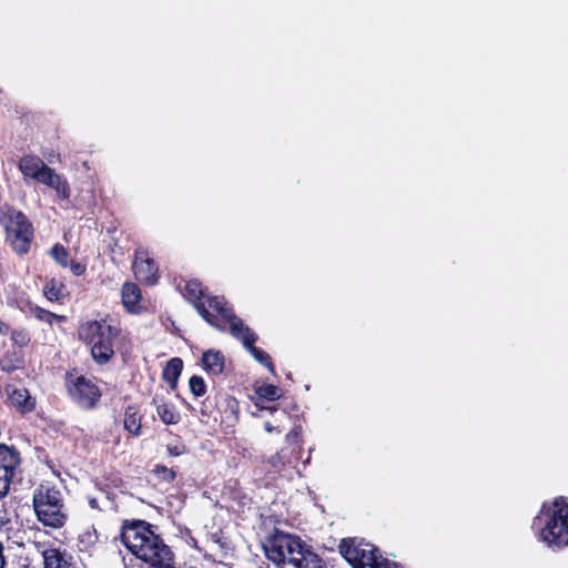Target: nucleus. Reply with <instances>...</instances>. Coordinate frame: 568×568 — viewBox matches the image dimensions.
Returning a JSON list of instances; mask_svg holds the SVG:
<instances>
[{"label":"nucleus","mask_w":568,"mask_h":568,"mask_svg":"<svg viewBox=\"0 0 568 568\" xmlns=\"http://www.w3.org/2000/svg\"><path fill=\"white\" fill-rule=\"evenodd\" d=\"M211 410L209 409V406H207V399L205 402H203L202 404V407H201V414L203 416H206V417H210L211 416Z\"/></svg>","instance_id":"33"},{"label":"nucleus","mask_w":568,"mask_h":568,"mask_svg":"<svg viewBox=\"0 0 568 568\" xmlns=\"http://www.w3.org/2000/svg\"><path fill=\"white\" fill-rule=\"evenodd\" d=\"M152 404L155 405L156 413L161 422L165 425H176L180 419V413L176 410L175 406L170 403H158V399L154 397L152 399Z\"/></svg>","instance_id":"21"},{"label":"nucleus","mask_w":568,"mask_h":568,"mask_svg":"<svg viewBox=\"0 0 568 568\" xmlns=\"http://www.w3.org/2000/svg\"><path fill=\"white\" fill-rule=\"evenodd\" d=\"M10 332V325L0 320V335H8Z\"/></svg>","instance_id":"32"},{"label":"nucleus","mask_w":568,"mask_h":568,"mask_svg":"<svg viewBox=\"0 0 568 568\" xmlns=\"http://www.w3.org/2000/svg\"><path fill=\"white\" fill-rule=\"evenodd\" d=\"M31 313L40 322L47 323L50 326L54 324V313L49 310L36 305L31 307Z\"/></svg>","instance_id":"29"},{"label":"nucleus","mask_w":568,"mask_h":568,"mask_svg":"<svg viewBox=\"0 0 568 568\" xmlns=\"http://www.w3.org/2000/svg\"><path fill=\"white\" fill-rule=\"evenodd\" d=\"M300 434H301V430H300V429H297V428H294V429H292V430L287 434V436H286V437H287V439H288V440H290L291 438L296 439V438H298V437H300Z\"/></svg>","instance_id":"34"},{"label":"nucleus","mask_w":568,"mask_h":568,"mask_svg":"<svg viewBox=\"0 0 568 568\" xmlns=\"http://www.w3.org/2000/svg\"><path fill=\"white\" fill-rule=\"evenodd\" d=\"M254 393L260 399L268 402L281 398V388L273 384H262L254 386Z\"/></svg>","instance_id":"23"},{"label":"nucleus","mask_w":568,"mask_h":568,"mask_svg":"<svg viewBox=\"0 0 568 568\" xmlns=\"http://www.w3.org/2000/svg\"><path fill=\"white\" fill-rule=\"evenodd\" d=\"M34 548L42 557L43 568H80L70 552L51 542L36 541Z\"/></svg>","instance_id":"13"},{"label":"nucleus","mask_w":568,"mask_h":568,"mask_svg":"<svg viewBox=\"0 0 568 568\" xmlns=\"http://www.w3.org/2000/svg\"><path fill=\"white\" fill-rule=\"evenodd\" d=\"M64 385L71 400L85 410L98 407L102 392L100 387L84 375H78L77 368L65 372Z\"/></svg>","instance_id":"10"},{"label":"nucleus","mask_w":568,"mask_h":568,"mask_svg":"<svg viewBox=\"0 0 568 568\" xmlns=\"http://www.w3.org/2000/svg\"><path fill=\"white\" fill-rule=\"evenodd\" d=\"M121 296L123 306L129 312H134L142 298L140 287L138 284L131 282H125L122 285Z\"/></svg>","instance_id":"20"},{"label":"nucleus","mask_w":568,"mask_h":568,"mask_svg":"<svg viewBox=\"0 0 568 568\" xmlns=\"http://www.w3.org/2000/svg\"><path fill=\"white\" fill-rule=\"evenodd\" d=\"M50 254L60 266L68 267L70 253L62 244L55 243L52 246Z\"/></svg>","instance_id":"26"},{"label":"nucleus","mask_w":568,"mask_h":568,"mask_svg":"<svg viewBox=\"0 0 568 568\" xmlns=\"http://www.w3.org/2000/svg\"><path fill=\"white\" fill-rule=\"evenodd\" d=\"M43 294L50 302H60L69 295L67 286L52 277L44 283Z\"/></svg>","instance_id":"22"},{"label":"nucleus","mask_w":568,"mask_h":568,"mask_svg":"<svg viewBox=\"0 0 568 568\" xmlns=\"http://www.w3.org/2000/svg\"><path fill=\"white\" fill-rule=\"evenodd\" d=\"M338 551L353 568H384L390 561L375 545L356 538H343Z\"/></svg>","instance_id":"9"},{"label":"nucleus","mask_w":568,"mask_h":568,"mask_svg":"<svg viewBox=\"0 0 568 568\" xmlns=\"http://www.w3.org/2000/svg\"><path fill=\"white\" fill-rule=\"evenodd\" d=\"M78 339L90 346L92 359L98 365H105L114 357V341L121 335L120 323L110 315L100 320H87L79 323Z\"/></svg>","instance_id":"4"},{"label":"nucleus","mask_w":568,"mask_h":568,"mask_svg":"<svg viewBox=\"0 0 568 568\" xmlns=\"http://www.w3.org/2000/svg\"><path fill=\"white\" fill-rule=\"evenodd\" d=\"M18 169L26 179H32L57 192L60 200H68L71 189L68 180L48 166L43 160L34 154H26L20 158Z\"/></svg>","instance_id":"8"},{"label":"nucleus","mask_w":568,"mask_h":568,"mask_svg":"<svg viewBox=\"0 0 568 568\" xmlns=\"http://www.w3.org/2000/svg\"><path fill=\"white\" fill-rule=\"evenodd\" d=\"M231 334L241 339L243 345L248 349L251 355L263 366H265L272 374H275V366L273 364L272 357L264 349L256 347L255 342L257 341V335L246 326L243 321L235 316L234 321L229 323Z\"/></svg>","instance_id":"11"},{"label":"nucleus","mask_w":568,"mask_h":568,"mask_svg":"<svg viewBox=\"0 0 568 568\" xmlns=\"http://www.w3.org/2000/svg\"><path fill=\"white\" fill-rule=\"evenodd\" d=\"M183 371V361L180 357L169 359L162 371V379L165 381L171 390H176L179 378Z\"/></svg>","instance_id":"19"},{"label":"nucleus","mask_w":568,"mask_h":568,"mask_svg":"<svg viewBox=\"0 0 568 568\" xmlns=\"http://www.w3.org/2000/svg\"><path fill=\"white\" fill-rule=\"evenodd\" d=\"M267 409L271 412V413H274L277 408L275 406H272V407H267Z\"/></svg>","instance_id":"38"},{"label":"nucleus","mask_w":568,"mask_h":568,"mask_svg":"<svg viewBox=\"0 0 568 568\" xmlns=\"http://www.w3.org/2000/svg\"><path fill=\"white\" fill-rule=\"evenodd\" d=\"M152 473L160 481L164 483H173L178 477V473L173 468L161 464L155 465Z\"/></svg>","instance_id":"25"},{"label":"nucleus","mask_w":568,"mask_h":568,"mask_svg":"<svg viewBox=\"0 0 568 568\" xmlns=\"http://www.w3.org/2000/svg\"><path fill=\"white\" fill-rule=\"evenodd\" d=\"M120 537L122 544L138 559L151 567L174 561V552L163 538L155 532L154 526L143 519H123Z\"/></svg>","instance_id":"1"},{"label":"nucleus","mask_w":568,"mask_h":568,"mask_svg":"<svg viewBox=\"0 0 568 568\" xmlns=\"http://www.w3.org/2000/svg\"><path fill=\"white\" fill-rule=\"evenodd\" d=\"M70 266V270L71 272L73 273V275L75 276H81L85 273L87 271V265L84 263H81V262H78V261H71L69 262V265Z\"/></svg>","instance_id":"31"},{"label":"nucleus","mask_w":568,"mask_h":568,"mask_svg":"<svg viewBox=\"0 0 568 568\" xmlns=\"http://www.w3.org/2000/svg\"><path fill=\"white\" fill-rule=\"evenodd\" d=\"M201 363L209 374L220 375L225 367V357L221 351L207 349L202 354Z\"/></svg>","instance_id":"17"},{"label":"nucleus","mask_w":568,"mask_h":568,"mask_svg":"<svg viewBox=\"0 0 568 568\" xmlns=\"http://www.w3.org/2000/svg\"><path fill=\"white\" fill-rule=\"evenodd\" d=\"M265 429H266V432L271 433V432H273L274 427L271 425V423L267 422V423H265Z\"/></svg>","instance_id":"37"},{"label":"nucleus","mask_w":568,"mask_h":568,"mask_svg":"<svg viewBox=\"0 0 568 568\" xmlns=\"http://www.w3.org/2000/svg\"><path fill=\"white\" fill-rule=\"evenodd\" d=\"M190 392L195 397H202L206 393V384L203 377L193 375L189 379Z\"/></svg>","instance_id":"28"},{"label":"nucleus","mask_w":568,"mask_h":568,"mask_svg":"<svg viewBox=\"0 0 568 568\" xmlns=\"http://www.w3.org/2000/svg\"><path fill=\"white\" fill-rule=\"evenodd\" d=\"M0 226L4 242L19 256L27 255L34 241V226L30 219L16 206L3 203L0 205Z\"/></svg>","instance_id":"6"},{"label":"nucleus","mask_w":568,"mask_h":568,"mask_svg":"<svg viewBox=\"0 0 568 568\" xmlns=\"http://www.w3.org/2000/svg\"><path fill=\"white\" fill-rule=\"evenodd\" d=\"M176 287L210 326L224 331L226 324L235 320L233 306L225 296L210 294L207 286L200 280L181 278Z\"/></svg>","instance_id":"2"},{"label":"nucleus","mask_w":568,"mask_h":568,"mask_svg":"<svg viewBox=\"0 0 568 568\" xmlns=\"http://www.w3.org/2000/svg\"><path fill=\"white\" fill-rule=\"evenodd\" d=\"M4 392L7 394L6 404L21 416L33 413L37 408V397L31 395L27 387H16L13 385H6Z\"/></svg>","instance_id":"14"},{"label":"nucleus","mask_w":568,"mask_h":568,"mask_svg":"<svg viewBox=\"0 0 568 568\" xmlns=\"http://www.w3.org/2000/svg\"><path fill=\"white\" fill-rule=\"evenodd\" d=\"M9 333L12 343L20 348L28 346L31 342V335L26 328L10 329Z\"/></svg>","instance_id":"27"},{"label":"nucleus","mask_w":568,"mask_h":568,"mask_svg":"<svg viewBox=\"0 0 568 568\" xmlns=\"http://www.w3.org/2000/svg\"><path fill=\"white\" fill-rule=\"evenodd\" d=\"M20 464V452L14 446L0 444V500L9 494L12 479Z\"/></svg>","instance_id":"12"},{"label":"nucleus","mask_w":568,"mask_h":568,"mask_svg":"<svg viewBox=\"0 0 568 568\" xmlns=\"http://www.w3.org/2000/svg\"><path fill=\"white\" fill-rule=\"evenodd\" d=\"M32 507L39 523L52 529L62 528L68 513L61 490L51 483H41L33 491Z\"/></svg>","instance_id":"7"},{"label":"nucleus","mask_w":568,"mask_h":568,"mask_svg":"<svg viewBox=\"0 0 568 568\" xmlns=\"http://www.w3.org/2000/svg\"><path fill=\"white\" fill-rule=\"evenodd\" d=\"M24 365L26 358L21 349L7 351L0 358V369L8 374L23 369Z\"/></svg>","instance_id":"18"},{"label":"nucleus","mask_w":568,"mask_h":568,"mask_svg":"<svg viewBox=\"0 0 568 568\" xmlns=\"http://www.w3.org/2000/svg\"><path fill=\"white\" fill-rule=\"evenodd\" d=\"M384 568H399V565L390 560L384 564Z\"/></svg>","instance_id":"36"},{"label":"nucleus","mask_w":568,"mask_h":568,"mask_svg":"<svg viewBox=\"0 0 568 568\" xmlns=\"http://www.w3.org/2000/svg\"><path fill=\"white\" fill-rule=\"evenodd\" d=\"M143 253L136 252L132 265L135 278L146 285H153L158 282V265L151 257L143 256Z\"/></svg>","instance_id":"15"},{"label":"nucleus","mask_w":568,"mask_h":568,"mask_svg":"<svg viewBox=\"0 0 568 568\" xmlns=\"http://www.w3.org/2000/svg\"><path fill=\"white\" fill-rule=\"evenodd\" d=\"M168 454L172 457H178L186 453V446L182 443L176 444H168L166 445Z\"/></svg>","instance_id":"30"},{"label":"nucleus","mask_w":568,"mask_h":568,"mask_svg":"<svg viewBox=\"0 0 568 568\" xmlns=\"http://www.w3.org/2000/svg\"><path fill=\"white\" fill-rule=\"evenodd\" d=\"M538 538L549 548L557 550L568 546V500L556 497L550 505L542 504L539 514L532 520Z\"/></svg>","instance_id":"5"},{"label":"nucleus","mask_w":568,"mask_h":568,"mask_svg":"<svg viewBox=\"0 0 568 568\" xmlns=\"http://www.w3.org/2000/svg\"><path fill=\"white\" fill-rule=\"evenodd\" d=\"M143 415L140 407L135 404L128 405L123 413V428L133 437L142 434Z\"/></svg>","instance_id":"16"},{"label":"nucleus","mask_w":568,"mask_h":568,"mask_svg":"<svg viewBox=\"0 0 568 568\" xmlns=\"http://www.w3.org/2000/svg\"><path fill=\"white\" fill-rule=\"evenodd\" d=\"M99 540L97 529L93 527L85 529L78 536V546L81 551L91 549Z\"/></svg>","instance_id":"24"},{"label":"nucleus","mask_w":568,"mask_h":568,"mask_svg":"<svg viewBox=\"0 0 568 568\" xmlns=\"http://www.w3.org/2000/svg\"><path fill=\"white\" fill-rule=\"evenodd\" d=\"M264 548L266 557L278 568H326L323 559L298 536L276 531Z\"/></svg>","instance_id":"3"},{"label":"nucleus","mask_w":568,"mask_h":568,"mask_svg":"<svg viewBox=\"0 0 568 568\" xmlns=\"http://www.w3.org/2000/svg\"><path fill=\"white\" fill-rule=\"evenodd\" d=\"M65 322H68V316L59 315V314L54 313V323L61 324V323H65Z\"/></svg>","instance_id":"35"}]
</instances>
